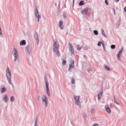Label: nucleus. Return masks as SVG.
Masks as SVG:
<instances>
[{
    "mask_svg": "<svg viewBox=\"0 0 126 126\" xmlns=\"http://www.w3.org/2000/svg\"><path fill=\"white\" fill-rule=\"evenodd\" d=\"M32 49V45H28L25 47V50L27 51V53L29 54H30Z\"/></svg>",
    "mask_w": 126,
    "mask_h": 126,
    "instance_id": "1",
    "label": "nucleus"
},
{
    "mask_svg": "<svg viewBox=\"0 0 126 126\" xmlns=\"http://www.w3.org/2000/svg\"><path fill=\"white\" fill-rule=\"evenodd\" d=\"M34 12L36 17H37V22H39V18H41V16L38 13L37 8L36 7H35V10H34Z\"/></svg>",
    "mask_w": 126,
    "mask_h": 126,
    "instance_id": "2",
    "label": "nucleus"
},
{
    "mask_svg": "<svg viewBox=\"0 0 126 126\" xmlns=\"http://www.w3.org/2000/svg\"><path fill=\"white\" fill-rule=\"evenodd\" d=\"M14 55L15 57L14 61H16L18 59V55L17 51L14 48Z\"/></svg>",
    "mask_w": 126,
    "mask_h": 126,
    "instance_id": "3",
    "label": "nucleus"
},
{
    "mask_svg": "<svg viewBox=\"0 0 126 126\" xmlns=\"http://www.w3.org/2000/svg\"><path fill=\"white\" fill-rule=\"evenodd\" d=\"M44 98L42 97V102L43 104L46 107L48 105L47 101V98L46 95H43Z\"/></svg>",
    "mask_w": 126,
    "mask_h": 126,
    "instance_id": "4",
    "label": "nucleus"
},
{
    "mask_svg": "<svg viewBox=\"0 0 126 126\" xmlns=\"http://www.w3.org/2000/svg\"><path fill=\"white\" fill-rule=\"evenodd\" d=\"M91 9L89 7H86L83 10H81V12L82 14L87 15L88 13V10H91Z\"/></svg>",
    "mask_w": 126,
    "mask_h": 126,
    "instance_id": "5",
    "label": "nucleus"
},
{
    "mask_svg": "<svg viewBox=\"0 0 126 126\" xmlns=\"http://www.w3.org/2000/svg\"><path fill=\"white\" fill-rule=\"evenodd\" d=\"M75 99V103L76 104L79 106V107L81 108V103L79 102V98L80 96H74Z\"/></svg>",
    "mask_w": 126,
    "mask_h": 126,
    "instance_id": "6",
    "label": "nucleus"
},
{
    "mask_svg": "<svg viewBox=\"0 0 126 126\" xmlns=\"http://www.w3.org/2000/svg\"><path fill=\"white\" fill-rule=\"evenodd\" d=\"M68 45H70L69 47V49L70 51H71V54H73L74 53V51L73 46L72 45L70 44H69Z\"/></svg>",
    "mask_w": 126,
    "mask_h": 126,
    "instance_id": "7",
    "label": "nucleus"
},
{
    "mask_svg": "<svg viewBox=\"0 0 126 126\" xmlns=\"http://www.w3.org/2000/svg\"><path fill=\"white\" fill-rule=\"evenodd\" d=\"M34 37L36 39V42H37V45L39 43V40L38 37V33L36 32H35Z\"/></svg>",
    "mask_w": 126,
    "mask_h": 126,
    "instance_id": "8",
    "label": "nucleus"
},
{
    "mask_svg": "<svg viewBox=\"0 0 126 126\" xmlns=\"http://www.w3.org/2000/svg\"><path fill=\"white\" fill-rule=\"evenodd\" d=\"M63 23V22L62 20H60L59 22V26L62 29H63V27L62 25Z\"/></svg>",
    "mask_w": 126,
    "mask_h": 126,
    "instance_id": "9",
    "label": "nucleus"
},
{
    "mask_svg": "<svg viewBox=\"0 0 126 126\" xmlns=\"http://www.w3.org/2000/svg\"><path fill=\"white\" fill-rule=\"evenodd\" d=\"M105 108L106 110L109 113H111V110L110 108L107 105H106L105 106Z\"/></svg>",
    "mask_w": 126,
    "mask_h": 126,
    "instance_id": "10",
    "label": "nucleus"
},
{
    "mask_svg": "<svg viewBox=\"0 0 126 126\" xmlns=\"http://www.w3.org/2000/svg\"><path fill=\"white\" fill-rule=\"evenodd\" d=\"M71 60L70 62V64H71L72 65V68H74L75 67V66L74 65V64L75 63V61L74 60H73L72 59H71Z\"/></svg>",
    "mask_w": 126,
    "mask_h": 126,
    "instance_id": "11",
    "label": "nucleus"
},
{
    "mask_svg": "<svg viewBox=\"0 0 126 126\" xmlns=\"http://www.w3.org/2000/svg\"><path fill=\"white\" fill-rule=\"evenodd\" d=\"M26 44V41L25 40H22L20 42V45H25Z\"/></svg>",
    "mask_w": 126,
    "mask_h": 126,
    "instance_id": "12",
    "label": "nucleus"
},
{
    "mask_svg": "<svg viewBox=\"0 0 126 126\" xmlns=\"http://www.w3.org/2000/svg\"><path fill=\"white\" fill-rule=\"evenodd\" d=\"M46 91L47 92V94L48 96H50V92L49 91V89L48 88V86H46Z\"/></svg>",
    "mask_w": 126,
    "mask_h": 126,
    "instance_id": "13",
    "label": "nucleus"
},
{
    "mask_svg": "<svg viewBox=\"0 0 126 126\" xmlns=\"http://www.w3.org/2000/svg\"><path fill=\"white\" fill-rule=\"evenodd\" d=\"M103 67L104 69L106 71H109L110 69V68L108 66L105 64L104 65Z\"/></svg>",
    "mask_w": 126,
    "mask_h": 126,
    "instance_id": "14",
    "label": "nucleus"
},
{
    "mask_svg": "<svg viewBox=\"0 0 126 126\" xmlns=\"http://www.w3.org/2000/svg\"><path fill=\"white\" fill-rule=\"evenodd\" d=\"M7 79L8 80L9 83L10 84L12 85V86L13 85L12 82L11 81V77H7Z\"/></svg>",
    "mask_w": 126,
    "mask_h": 126,
    "instance_id": "15",
    "label": "nucleus"
},
{
    "mask_svg": "<svg viewBox=\"0 0 126 126\" xmlns=\"http://www.w3.org/2000/svg\"><path fill=\"white\" fill-rule=\"evenodd\" d=\"M58 42L57 41H54V43H53V47H59V46L58 45Z\"/></svg>",
    "mask_w": 126,
    "mask_h": 126,
    "instance_id": "16",
    "label": "nucleus"
},
{
    "mask_svg": "<svg viewBox=\"0 0 126 126\" xmlns=\"http://www.w3.org/2000/svg\"><path fill=\"white\" fill-rule=\"evenodd\" d=\"M6 76L7 77H11V74L10 71L6 72Z\"/></svg>",
    "mask_w": 126,
    "mask_h": 126,
    "instance_id": "17",
    "label": "nucleus"
},
{
    "mask_svg": "<svg viewBox=\"0 0 126 126\" xmlns=\"http://www.w3.org/2000/svg\"><path fill=\"white\" fill-rule=\"evenodd\" d=\"M8 95L5 94L4 96V97L3 98V99L4 100V101L5 102H6L7 101V100L8 99Z\"/></svg>",
    "mask_w": 126,
    "mask_h": 126,
    "instance_id": "18",
    "label": "nucleus"
},
{
    "mask_svg": "<svg viewBox=\"0 0 126 126\" xmlns=\"http://www.w3.org/2000/svg\"><path fill=\"white\" fill-rule=\"evenodd\" d=\"M44 80L45 82L46 86H48V83H47V77L45 76L44 77Z\"/></svg>",
    "mask_w": 126,
    "mask_h": 126,
    "instance_id": "19",
    "label": "nucleus"
},
{
    "mask_svg": "<svg viewBox=\"0 0 126 126\" xmlns=\"http://www.w3.org/2000/svg\"><path fill=\"white\" fill-rule=\"evenodd\" d=\"M59 47H53V50L54 52H56L57 50L59 49Z\"/></svg>",
    "mask_w": 126,
    "mask_h": 126,
    "instance_id": "20",
    "label": "nucleus"
},
{
    "mask_svg": "<svg viewBox=\"0 0 126 126\" xmlns=\"http://www.w3.org/2000/svg\"><path fill=\"white\" fill-rule=\"evenodd\" d=\"M113 98L114 99V102L117 104L118 105H119L120 104L119 103L117 102V100L115 98V95H114L113 96Z\"/></svg>",
    "mask_w": 126,
    "mask_h": 126,
    "instance_id": "21",
    "label": "nucleus"
},
{
    "mask_svg": "<svg viewBox=\"0 0 126 126\" xmlns=\"http://www.w3.org/2000/svg\"><path fill=\"white\" fill-rule=\"evenodd\" d=\"M102 35L105 37L107 38V36L104 33V31L103 29H102L101 30Z\"/></svg>",
    "mask_w": 126,
    "mask_h": 126,
    "instance_id": "22",
    "label": "nucleus"
},
{
    "mask_svg": "<svg viewBox=\"0 0 126 126\" xmlns=\"http://www.w3.org/2000/svg\"><path fill=\"white\" fill-rule=\"evenodd\" d=\"M60 7H59V6H58L57 7V13L58 14H60Z\"/></svg>",
    "mask_w": 126,
    "mask_h": 126,
    "instance_id": "23",
    "label": "nucleus"
},
{
    "mask_svg": "<svg viewBox=\"0 0 126 126\" xmlns=\"http://www.w3.org/2000/svg\"><path fill=\"white\" fill-rule=\"evenodd\" d=\"M84 4V1L83 0H81L80 1L79 3V6H82Z\"/></svg>",
    "mask_w": 126,
    "mask_h": 126,
    "instance_id": "24",
    "label": "nucleus"
},
{
    "mask_svg": "<svg viewBox=\"0 0 126 126\" xmlns=\"http://www.w3.org/2000/svg\"><path fill=\"white\" fill-rule=\"evenodd\" d=\"M6 91V89L5 87L2 88L1 90V92L3 93L4 92Z\"/></svg>",
    "mask_w": 126,
    "mask_h": 126,
    "instance_id": "25",
    "label": "nucleus"
},
{
    "mask_svg": "<svg viewBox=\"0 0 126 126\" xmlns=\"http://www.w3.org/2000/svg\"><path fill=\"white\" fill-rule=\"evenodd\" d=\"M102 94L99 93L97 95V97L98 100L100 99V97L101 96Z\"/></svg>",
    "mask_w": 126,
    "mask_h": 126,
    "instance_id": "26",
    "label": "nucleus"
},
{
    "mask_svg": "<svg viewBox=\"0 0 126 126\" xmlns=\"http://www.w3.org/2000/svg\"><path fill=\"white\" fill-rule=\"evenodd\" d=\"M82 47H81L80 45H77V49L78 50H80L81 49Z\"/></svg>",
    "mask_w": 126,
    "mask_h": 126,
    "instance_id": "27",
    "label": "nucleus"
},
{
    "mask_svg": "<svg viewBox=\"0 0 126 126\" xmlns=\"http://www.w3.org/2000/svg\"><path fill=\"white\" fill-rule=\"evenodd\" d=\"M95 35H97L98 34V32L97 31L94 30L93 31Z\"/></svg>",
    "mask_w": 126,
    "mask_h": 126,
    "instance_id": "28",
    "label": "nucleus"
},
{
    "mask_svg": "<svg viewBox=\"0 0 126 126\" xmlns=\"http://www.w3.org/2000/svg\"><path fill=\"white\" fill-rule=\"evenodd\" d=\"M71 83L72 84H74L75 83V79L74 78H72L71 80Z\"/></svg>",
    "mask_w": 126,
    "mask_h": 126,
    "instance_id": "29",
    "label": "nucleus"
},
{
    "mask_svg": "<svg viewBox=\"0 0 126 126\" xmlns=\"http://www.w3.org/2000/svg\"><path fill=\"white\" fill-rule=\"evenodd\" d=\"M110 47L112 49H114L115 48V46L114 45H112Z\"/></svg>",
    "mask_w": 126,
    "mask_h": 126,
    "instance_id": "30",
    "label": "nucleus"
},
{
    "mask_svg": "<svg viewBox=\"0 0 126 126\" xmlns=\"http://www.w3.org/2000/svg\"><path fill=\"white\" fill-rule=\"evenodd\" d=\"M14 97L13 96H11L10 98V101L11 102L13 101L14 100Z\"/></svg>",
    "mask_w": 126,
    "mask_h": 126,
    "instance_id": "31",
    "label": "nucleus"
},
{
    "mask_svg": "<svg viewBox=\"0 0 126 126\" xmlns=\"http://www.w3.org/2000/svg\"><path fill=\"white\" fill-rule=\"evenodd\" d=\"M56 54L59 57L60 55L61 54V53L59 52V50H58L57 51Z\"/></svg>",
    "mask_w": 126,
    "mask_h": 126,
    "instance_id": "32",
    "label": "nucleus"
},
{
    "mask_svg": "<svg viewBox=\"0 0 126 126\" xmlns=\"http://www.w3.org/2000/svg\"><path fill=\"white\" fill-rule=\"evenodd\" d=\"M71 68H72V65L71 64H69V68L68 69V70L69 71H70L71 69Z\"/></svg>",
    "mask_w": 126,
    "mask_h": 126,
    "instance_id": "33",
    "label": "nucleus"
},
{
    "mask_svg": "<svg viewBox=\"0 0 126 126\" xmlns=\"http://www.w3.org/2000/svg\"><path fill=\"white\" fill-rule=\"evenodd\" d=\"M94 112V109L92 108L91 109V114L93 113Z\"/></svg>",
    "mask_w": 126,
    "mask_h": 126,
    "instance_id": "34",
    "label": "nucleus"
},
{
    "mask_svg": "<svg viewBox=\"0 0 126 126\" xmlns=\"http://www.w3.org/2000/svg\"><path fill=\"white\" fill-rule=\"evenodd\" d=\"M40 96L39 94H38L37 96V98L38 100L39 101L40 100Z\"/></svg>",
    "mask_w": 126,
    "mask_h": 126,
    "instance_id": "35",
    "label": "nucleus"
},
{
    "mask_svg": "<svg viewBox=\"0 0 126 126\" xmlns=\"http://www.w3.org/2000/svg\"><path fill=\"white\" fill-rule=\"evenodd\" d=\"M101 42L100 41H99L98 42V43H97V45L98 46H101Z\"/></svg>",
    "mask_w": 126,
    "mask_h": 126,
    "instance_id": "36",
    "label": "nucleus"
},
{
    "mask_svg": "<svg viewBox=\"0 0 126 126\" xmlns=\"http://www.w3.org/2000/svg\"><path fill=\"white\" fill-rule=\"evenodd\" d=\"M66 61L65 60H63L62 62V64L63 65H65V64Z\"/></svg>",
    "mask_w": 126,
    "mask_h": 126,
    "instance_id": "37",
    "label": "nucleus"
},
{
    "mask_svg": "<svg viewBox=\"0 0 126 126\" xmlns=\"http://www.w3.org/2000/svg\"><path fill=\"white\" fill-rule=\"evenodd\" d=\"M105 2L106 5H108L109 3L108 0H105Z\"/></svg>",
    "mask_w": 126,
    "mask_h": 126,
    "instance_id": "38",
    "label": "nucleus"
},
{
    "mask_svg": "<svg viewBox=\"0 0 126 126\" xmlns=\"http://www.w3.org/2000/svg\"><path fill=\"white\" fill-rule=\"evenodd\" d=\"M103 88L102 87L101 89V90L100 91V93H101V94H102V93H103Z\"/></svg>",
    "mask_w": 126,
    "mask_h": 126,
    "instance_id": "39",
    "label": "nucleus"
},
{
    "mask_svg": "<svg viewBox=\"0 0 126 126\" xmlns=\"http://www.w3.org/2000/svg\"><path fill=\"white\" fill-rule=\"evenodd\" d=\"M82 115L83 117L84 118H85L86 116V114L85 113H84Z\"/></svg>",
    "mask_w": 126,
    "mask_h": 126,
    "instance_id": "40",
    "label": "nucleus"
},
{
    "mask_svg": "<svg viewBox=\"0 0 126 126\" xmlns=\"http://www.w3.org/2000/svg\"><path fill=\"white\" fill-rule=\"evenodd\" d=\"M101 44L102 45L103 47H105V45L104 42H103V41H102L101 42Z\"/></svg>",
    "mask_w": 126,
    "mask_h": 126,
    "instance_id": "41",
    "label": "nucleus"
},
{
    "mask_svg": "<svg viewBox=\"0 0 126 126\" xmlns=\"http://www.w3.org/2000/svg\"><path fill=\"white\" fill-rule=\"evenodd\" d=\"M37 121H36V120L35 121L34 123V126H37Z\"/></svg>",
    "mask_w": 126,
    "mask_h": 126,
    "instance_id": "42",
    "label": "nucleus"
},
{
    "mask_svg": "<svg viewBox=\"0 0 126 126\" xmlns=\"http://www.w3.org/2000/svg\"><path fill=\"white\" fill-rule=\"evenodd\" d=\"M93 126H99L98 124L94 123L93 124Z\"/></svg>",
    "mask_w": 126,
    "mask_h": 126,
    "instance_id": "43",
    "label": "nucleus"
},
{
    "mask_svg": "<svg viewBox=\"0 0 126 126\" xmlns=\"http://www.w3.org/2000/svg\"><path fill=\"white\" fill-rule=\"evenodd\" d=\"M64 57H65L66 58V57L64 55H63L61 57V59L62 60H63V59H64Z\"/></svg>",
    "mask_w": 126,
    "mask_h": 126,
    "instance_id": "44",
    "label": "nucleus"
},
{
    "mask_svg": "<svg viewBox=\"0 0 126 126\" xmlns=\"http://www.w3.org/2000/svg\"><path fill=\"white\" fill-rule=\"evenodd\" d=\"M112 9L113 10V13L114 14V15H115V10L114 9V8H112Z\"/></svg>",
    "mask_w": 126,
    "mask_h": 126,
    "instance_id": "45",
    "label": "nucleus"
},
{
    "mask_svg": "<svg viewBox=\"0 0 126 126\" xmlns=\"http://www.w3.org/2000/svg\"><path fill=\"white\" fill-rule=\"evenodd\" d=\"M83 49L84 50H88V49L86 47H84L83 48Z\"/></svg>",
    "mask_w": 126,
    "mask_h": 126,
    "instance_id": "46",
    "label": "nucleus"
},
{
    "mask_svg": "<svg viewBox=\"0 0 126 126\" xmlns=\"http://www.w3.org/2000/svg\"><path fill=\"white\" fill-rule=\"evenodd\" d=\"M63 16L64 18H65L66 17V15L65 14H63Z\"/></svg>",
    "mask_w": 126,
    "mask_h": 126,
    "instance_id": "47",
    "label": "nucleus"
},
{
    "mask_svg": "<svg viewBox=\"0 0 126 126\" xmlns=\"http://www.w3.org/2000/svg\"><path fill=\"white\" fill-rule=\"evenodd\" d=\"M10 71V70L9 69V68L8 67H7V68L6 70V71L7 72L8 71Z\"/></svg>",
    "mask_w": 126,
    "mask_h": 126,
    "instance_id": "48",
    "label": "nucleus"
},
{
    "mask_svg": "<svg viewBox=\"0 0 126 126\" xmlns=\"http://www.w3.org/2000/svg\"><path fill=\"white\" fill-rule=\"evenodd\" d=\"M124 11L126 13V6L124 7Z\"/></svg>",
    "mask_w": 126,
    "mask_h": 126,
    "instance_id": "49",
    "label": "nucleus"
},
{
    "mask_svg": "<svg viewBox=\"0 0 126 126\" xmlns=\"http://www.w3.org/2000/svg\"><path fill=\"white\" fill-rule=\"evenodd\" d=\"M83 56L84 58H85L86 59H87V57L86 56V55H83Z\"/></svg>",
    "mask_w": 126,
    "mask_h": 126,
    "instance_id": "50",
    "label": "nucleus"
},
{
    "mask_svg": "<svg viewBox=\"0 0 126 126\" xmlns=\"http://www.w3.org/2000/svg\"><path fill=\"white\" fill-rule=\"evenodd\" d=\"M117 57V58L118 59H119V60H120L121 59V58L120 57V56H118V57Z\"/></svg>",
    "mask_w": 126,
    "mask_h": 126,
    "instance_id": "51",
    "label": "nucleus"
},
{
    "mask_svg": "<svg viewBox=\"0 0 126 126\" xmlns=\"http://www.w3.org/2000/svg\"><path fill=\"white\" fill-rule=\"evenodd\" d=\"M122 50H120L119 52H118V53L120 54L122 52Z\"/></svg>",
    "mask_w": 126,
    "mask_h": 126,
    "instance_id": "52",
    "label": "nucleus"
},
{
    "mask_svg": "<svg viewBox=\"0 0 126 126\" xmlns=\"http://www.w3.org/2000/svg\"><path fill=\"white\" fill-rule=\"evenodd\" d=\"M37 120H38L37 116H36V117L35 118V121L36 120V121H37Z\"/></svg>",
    "mask_w": 126,
    "mask_h": 126,
    "instance_id": "53",
    "label": "nucleus"
},
{
    "mask_svg": "<svg viewBox=\"0 0 126 126\" xmlns=\"http://www.w3.org/2000/svg\"><path fill=\"white\" fill-rule=\"evenodd\" d=\"M87 70H88V72H89V71H90L91 70V69H90V68H88V69Z\"/></svg>",
    "mask_w": 126,
    "mask_h": 126,
    "instance_id": "54",
    "label": "nucleus"
},
{
    "mask_svg": "<svg viewBox=\"0 0 126 126\" xmlns=\"http://www.w3.org/2000/svg\"><path fill=\"white\" fill-rule=\"evenodd\" d=\"M120 56V54L118 53V54H117V57H118V56Z\"/></svg>",
    "mask_w": 126,
    "mask_h": 126,
    "instance_id": "55",
    "label": "nucleus"
},
{
    "mask_svg": "<svg viewBox=\"0 0 126 126\" xmlns=\"http://www.w3.org/2000/svg\"><path fill=\"white\" fill-rule=\"evenodd\" d=\"M60 1H59V5L58 6H59V7H60Z\"/></svg>",
    "mask_w": 126,
    "mask_h": 126,
    "instance_id": "56",
    "label": "nucleus"
},
{
    "mask_svg": "<svg viewBox=\"0 0 126 126\" xmlns=\"http://www.w3.org/2000/svg\"><path fill=\"white\" fill-rule=\"evenodd\" d=\"M117 23H118V26H119L120 25V22L118 21V22H117Z\"/></svg>",
    "mask_w": 126,
    "mask_h": 126,
    "instance_id": "57",
    "label": "nucleus"
},
{
    "mask_svg": "<svg viewBox=\"0 0 126 126\" xmlns=\"http://www.w3.org/2000/svg\"><path fill=\"white\" fill-rule=\"evenodd\" d=\"M119 0H115V1L116 2H117Z\"/></svg>",
    "mask_w": 126,
    "mask_h": 126,
    "instance_id": "58",
    "label": "nucleus"
},
{
    "mask_svg": "<svg viewBox=\"0 0 126 126\" xmlns=\"http://www.w3.org/2000/svg\"><path fill=\"white\" fill-rule=\"evenodd\" d=\"M74 2H72L73 6V7L74 5Z\"/></svg>",
    "mask_w": 126,
    "mask_h": 126,
    "instance_id": "59",
    "label": "nucleus"
},
{
    "mask_svg": "<svg viewBox=\"0 0 126 126\" xmlns=\"http://www.w3.org/2000/svg\"><path fill=\"white\" fill-rule=\"evenodd\" d=\"M120 19H121V18H119V21L120 22Z\"/></svg>",
    "mask_w": 126,
    "mask_h": 126,
    "instance_id": "60",
    "label": "nucleus"
},
{
    "mask_svg": "<svg viewBox=\"0 0 126 126\" xmlns=\"http://www.w3.org/2000/svg\"><path fill=\"white\" fill-rule=\"evenodd\" d=\"M103 48L104 49V50L105 51V47H103Z\"/></svg>",
    "mask_w": 126,
    "mask_h": 126,
    "instance_id": "61",
    "label": "nucleus"
},
{
    "mask_svg": "<svg viewBox=\"0 0 126 126\" xmlns=\"http://www.w3.org/2000/svg\"><path fill=\"white\" fill-rule=\"evenodd\" d=\"M91 14H92V15H93V14H94V13H93V12L92 13H91Z\"/></svg>",
    "mask_w": 126,
    "mask_h": 126,
    "instance_id": "62",
    "label": "nucleus"
},
{
    "mask_svg": "<svg viewBox=\"0 0 126 126\" xmlns=\"http://www.w3.org/2000/svg\"><path fill=\"white\" fill-rule=\"evenodd\" d=\"M123 47H122V48H121V49H122V50H122V49H123Z\"/></svg>",
    "mask_w": 126,
    "mask_h": 126,
    "instance_id": "63",
    "label": "nucleus"
},
{
    "mask_svg": "<svg viewBox=\"0 0 126 126\" xmlns=\"http://www.w3.org/2000/svg\"><path fill=\"white\" fill-rule=\"evenodd\" d=\"M73 2H74V0H73Z\"/></svg>",
    "mask_w": 126,
    "mask_h": 126,
    "instance_id": "64",
    "label": "nucleus"
}]
</instances>
